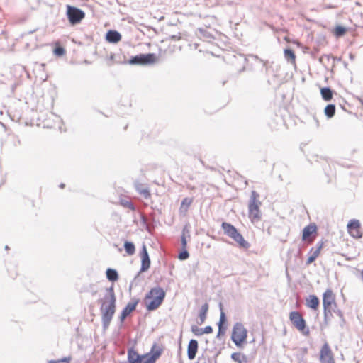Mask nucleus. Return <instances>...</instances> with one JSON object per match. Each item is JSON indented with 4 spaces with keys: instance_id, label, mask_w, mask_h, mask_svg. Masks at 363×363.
Segmentation results:
<instances>
[{
    "instance_id": "nucleus-12",
    "label": "nucleus",
    "mask_w": 363,
    "mask_h": 363,
    "mask_svg": "<svg viewBox=\"0 0 363 363\" xmlns=\"http://www.w3.org/2000/svg\"><path fill=\"white\" fill-rule=\"evenodd\" d=\"M141 268L140 272H143L147 271L150 266V259L149 257L148 252L147 251L146 247L143 245L142 251H141Z\"/></svg>"
},
{
    "instance_id": "nucleus-40",
    "label": "nucleus",
    "mask_w": 363,
    "mask_h": 363,
    "mask_svg": "<svg viewBox=\"0 0 363 363\" xmlns=\"http://www.w3.org/2000/svg\"><path fill=\"white\" fill-rule=\"evenodd\" d=\"M315 260V259L314 258V257L313 256H311L309 254H308V257L306 260V264H311L313 262H314Z\"/></svg>"
},
{
    "instance_id": "nucleus-25",
    "label": "nucleus",
    "mask_w": 363,
    "mask_h": 363,
    "mask_svg": "<svg viewBox=\"0 0 363 363\" xmlns=\"http://www.w3.org/2000/svg\"><path fill=\"white\" fill-rule=\"evenodd\" d=\"M124 248L128 255H133L135 253V245L132 242L125 241Z\"/></svg>"
},
{
    "instance_id": "nucleus-8",
    "label": "nucleus",
    "mask_w": 363,
    "mask_h": 363,
    "mask_svg": "<svg viewBox=\"0 0 363 363\" xmlns=\"http://www.w3.org/2000/svg\"><path fill=\"white\" fill-rule=\"evenodd\" d=\"M66 15L72 26L79 23L85 17V13L82 9L70 5H67Z\"/></svg>"
},
{
    "instance_id": "nucleus-18",
    "label": "nucleus",
    "mask_w": 363,
    "mask_h": 363,
    "mask_svg": "<svg viewBox=\"0 0 363 363\" xmlns=\"http://www.w3.org/2000/svg\"><path fill=\"white\" fill-rule=\"evenodd\" d=\"M306 305L311 309L316 310L319 305V299L315 295H309L306 299Z\"/></svg>"
},
{
    "instance_id": "nucleus-39",
    "label": "nucleus",
    "mask_w": 363,
    "mask_h": 363,
    "mask_svg": "<svg viewBox=\"0 0 363 363\" xmlns=\"http://www.w3.org/2000/svg\"><path fill=\"white\" fill-rule=\"evenodd\" d=\"M55 52L57 55H61L64 53L65 50L62 48H57L55 50Z\"/></svg>"
},
{
    "instance_id": "nucleus-23",
    "label": "nucleus",
    "mask_w": 363,
    "mask_h": 363,
    "mask_svg": "<svg viewBox=\"0 0 363 363\" xmlns=\"http://www.w3.org/2000/svg\"><path fill=\"white\" fill-rule=\"evenodd\" d=\"M321 96L325 101H330L333 97L332 91L330 88L324 87L320 90Z\"/></svg>"
},
{
    "instance_id": "nucleus-38",
    "label": "nucleus",
    "mask_w": 363,
    "mask_h": 363,
    "mask_svg": "<svg viewBox=\"0 0 363 363\" xmlns=\"http://www.w3.org/2000/svg\"><path fill=\"white\" fill-rule=\"evenodd\" d=\"M212 331H213V328H212V327H211V326H210V325H208V326L205 327V328L203 329V334H204V333L208 334V333H212Z\"/></svg>"
},
{
    "instance_id": "nucleus-36",
    "label": "nucleus",
    "mask_w": 363,
    "mask_h": 363,
    "mask_svg": "<svg viewBox=\"0 0 363 363\" xmlns=\"http://www.w3.org/2000/svg\"><path fill=\"white\" fill-rule=\"evenodd\" d=\"M225 327L219 325L218 326V332L217 334V337H220V335H223L225 334Z\"/></svg>"
},
{
    "instance_id": "nucleus-6",
    "label": "nucleus",
    "mask_w": 363,
    "mask_h": 363,
    "mask_svg": "<svg viewBox=\"0 0 363 363\" xmlns=\"http://www.w3.org/2000/svg\"><path fill=\"white\" fill-rule=\"evenodd\" d=\"M323 304L324 308L325 319L329 318L332 315V311L336 306L334 294L330 289H327L323 296Z\"/></svg>"
},
{
    "instance_id": "nucleus-13",
    "label": "nucleus",
    "mask_w": 363,
    "mask_h": 363,
    "mask_svg": "<svg viewBox=\"0 0 363 363\" xmlns=\"http://www.w3.org/2000/svg\"><path fill=\"white\" fill-rule=\"evenodd\" d=\"M296 329L298 330L304 335H309V328L307 327L305 320L298 312H296Z\"/></svg>"
},
{
    "instance_id": "nucleus-19",
    "label": "nucleus",
    "mask_w": 363,
    "mask_h": 363,
    "mask_svg": "<svg viewBox=\"0 0 363 363\" xmlns=\"http://www.w3.org/2000/svg\"><path fill=\"white\" fill-rule=\"evenodd\" d=\"M193 199L191 198H184L182 203L179 208V212L181 214H186V213L188 211V209L191 204L192 203Z\"/></svg>"
},
{
    "instance_id": "nucleus-4",
    "label": "nucleus",
    "mask_w": 363,
    "mask_h": 363,
    "mask_svg": "<svg viewBox=\"0 0 363 363\" xmlns=\"http://www.w3.org/2000/svg\"><path fill=\"white\" fill-rule=\"evenodd\" d=\"M222 229L225 235L232 238L234 241L238 242L240 247L243 248H248L250 244L247 242L243 236L238 231V230L230 223L223 222L221 225Z\"/></svg>"
},
{
    "instance_id": "nucleus-3",
    "label": "nucleus",
    "mask_w": 363,
    "mask_h": 363,
    "mask_svg": "<svg viewBox=\"0 0 363 363\" xmlns=\"http://www.w3.org/2000/svg\"><path fill=\"white\" fill-rule=\"evenodd\" d=\"M160 349L154 351L151 356L149 354L140 355L134 349L128 350V361L129 363H155L161 355Z\"/></svg>"
},
{
    "instance_id": "nucleus-16",
    "label": "nucleus",
    "mask_w": 363,
    "mask_h": 363,
    "mask_svg": "<svg viewBox=\"0 0 363 363\" xmlns=\"http://www.w3.org/2000/svg\"><path fill=\"white\" fill-rule=\"evenodd\" d=\"M135 188L138 193L143 196L145 199H148L150 198L151 194L150 192L149 188L143 184H140L138 182L135 183Z\"/></svg>"
},
{
    "instance_id": "nucleus-30",
    "label": "nucleus",
    "mask_w": 363,
    "mask_h": 363,
    "mask_svg": "<svg viewBox=\"0 0 363 363\" xmlns=\"http://www.w3.org/2000/svg\"><path fill=\"white\" fill-rule=\"evenodd\" d=\"M291 269L293 270V263H292L291 257H289L286 261V276L289 278V279H290L289 272Z\"/></svg>"
},
{
    "instance_id": "nucleus-35",
    "label": "nucleus",
    "mask_w": 363,
    "mask_h": 363,
    "mask_svg": "<svg viewBox=\"0 0 363 363\" xmlns=\"http://www.w3.org/2000/svg\"><path fill=\"white\" fill-rule=\"evenodd\" d=\"M225 320H226V318H225V313L221 310L218 326L219 325L223 326V324L225 323Z\"/></svg>"
},
{
    "instance_id": "nucleus-9",
    "label": "nucleus",
    "mask_w": 363,
    "mask_h": 363,
    "mask_svg": "<svg viewBox=\"0 0 363 363\" xmlns=\"http://www.w3.org/2000/svg\"><path fill=\"white\" fill-rule=\"evenodd\" d=\"M155 61V55L153 53L140 54L132 57L128 63L130 65H150Z\"/></svg>"
},
{
    "instance_id": "nucleus-44",
    "label": "nucleus",
    "mask_w": 363,
    "mask_h": 363,
    "mask_svg": "<svg viewBox=\"0 0 363 363\" xmlns=\"http://www.w3.org/2000/svg\"><path fill=\"white\" fill-rule=\"evenodd\" d=\"M64 186H65V184H61L60 185V188H64Z\"/></svg>"
},
{
    "instance_id": "nucleus-14",
    "label": "nucleus",
    "mask_w": 363,
    "mask_h": 363,
    "mask_svg": "<svg viewBox=\"0 0 363 363\" xmlns=\"http://www.w3.org/2000/svg\"><path fill=\"white\" fill-rule=\"evenodd\" d=\"M138 300L136 299L132 302H129L126 306L123 309L120 320L121 322H123V320L126 318L128 315H129L136 308V306L138 303Z\"/></svg>"
},
{
    "instance_id": "nucleus-5",
    "label": "nucleus",
    "mask_w": 363,
    "mask_h": 363,
    "mask_svg": "<svg viewBox=\"0 0 363 363\" xmlns=\"http://www.w3.org/2000/svg\"><path fill=\"white\" fill-rule=\"evenodd\" d=\"M259 195L257 191H252L251 192L248 210L249 217L252 220H258L260 219L259 207L261 202L259 200Z\"/></svg>"
},
{
    "instance_id": "nucleus-33",
    "label": "nucleus",
    "mask_w": 363,
    "mask_h": 363,
    "mask_svg": "<svg viewBox=\"0 0 363 363\" xmlns=\"http://www.w3.org/2000/svg\"><path fill=\"white\" fill-rule=\"evenodd\" d=\"M345 32H346L345 28L340 26H337L335 29V34L338 37L343 35Z\"/></svg>"
},
{
    "instance_id": "nucleus-22",
    "label": "nucleus",
    "mask_w": 363,
    "mask_h": 363,
    "mask_svg": "<svg viewBox=\"0 0 363 363\" xmlns=\"http://www.w3.org/2000/svg\"><path fill=\"white\" fill-rule=\"evenodd\" d=\"M106 277L111 281H116L118 279V274L116 269L108 268L106 270Z\"/></svg>"
},
{
    "instance_id": "nucleus-20",
    "label": "nucleus",
    "mask_w": 363,
    "mask_h": 363,
    "mask_svg": "<svg viewBox=\"0 0 363 363\" xmlns=\"http://www.w3.org/2000/svg\"><path fill=\"white\" fill-rule=\"evenodd\" d=\"M208 311V304L207 303H205L200 309L199 314V322H198L199 324H202L204 323L206 318V314Z\"/></svg>"
},
{
    "instance_id": "nucleus-17",
    "label": "nucleus",
    "mask_w": 363,
    "mask_h": 363,
    "mask_svg": "<svg viewBox=\"0 0 363 363\" xmlns=\"http://www.w3.org/2000/svg\"><path fill=\"white\" fill-rule=\"evenodd\" d=\"M106 39L109 43H116L121 40V35L116 30H110L106 33Z\"/></svg>"
},
{
    "instance_id": "nucleus-2",
    "label": "nucleus",
    "mask_w": 363,
    "mask_h": 363,
    "mask_svg": "<svg viewBox=\"0 0 363 363\" xmlns=\"http://www.w3.org/2000/svg\"><path fill=\"white\" fill-rule=\"evenodd\" d=\"M165 297V291L161 287H154L145 296V301L150 299L146 308L148 311H154L160 307Z\"/></svg>"
},
{
    "instance_id": "nucleus-37",
    "label": "nucleus",
    "mask_w": 363,
    "mask_h": 363,
    "mask_svg": "<svg viewBox=\"0 0 363 363\" xmlns=\"http://www.w3.org/2000/svg\"><path fill=\"white\" fill-rule=\"evenodd\" d=\"M289 318L291 323L295 325V311L290 313Z\"/></svg>"
},
{
    "instance_id": "nucleus-1",
    "label": "nucleus",
    "mask_w": 363,
    "mask_h": 363,
    "mask_svg": "<svg viewBox=\"0 0 363 363\" xmlns=\"http://www.w3.org/2000/svg\"><path fill=\"white\" fill-rule=\"evenodd\" d=\"M100 302L102 325L104 329H107L116 311V298L112 286L106 289V294Z\"/></svg>"
},
{
    "instance_id": "nucleus-29",
    "label": "nucleus",
    "mask_w": 363,
    "mask_h": 363,
    "mask_svg": "<svg viewBox=\"0 0 363 363\" xmlns=\"http://www.w3.org/2000/svg\"><path fill=\"white\" fill-rule=\"evenodd\" d=\"M186 233H189V231L186 230V227H184L182 230V235L181 237V243L182 249H186L187 246V240L186 238Z\"/></svg>"
},
{
    "instance_id": "nucleus-7",
    "label": "nucleus",
    "mask_w": 363,
    "mask_h": 363,
    "mask_svg": "<svg viewBox=\"0 0 363 363\" xmlns=\"http://www.w3.org/2000/svg\"><path fill=\"white\" fill-rule=\"evenodd\" d=\"M247 331L241 323H236L233 328L231 339L236 346L240 347L247 338Z\"/></svg>"
},
{
    "instance_id": "nucleus-42",
    "label": "nucleus",
    "mask_w": 363,
    "mask_h": 363,
    "mask_svg": "<svg viewBox=\"0 0 363 363\" xmlns=\"http://www.w3.org/2000/svg\"><path fill=\"white\" fill-rule=\"evenodd\" d=\"M71 359V357H65L60 360H58V362H69Z\"/></svg>"
},
{
    "instance_id": "nucleus-41",
    "label": "nucleus",
    "mask_w": 363,
    "mask_h": 363,
    "mask_svg": "<svg viewBox=\"0 0 363 363\" xmlns=\"http://www.w3.org/2000/svg\"><path fill=\"white\" fill-rule=\"evenodd\" d=\"M170 38L173 40H178L181 38V36L179 35H173L170 36Z\"/></svg>"
},
{
    "instance_id": "nucleus-15",
    "label": "nucleus",
    "mask_w": 363,
    "mask_h": 363,
    "mask_svg": "<svg viewBox=\"0 0 363 363\" xmlns=\"http://www.w3.org/2000/svg\"><path fill=\"white\" fill-rule=\"evenodd\" d=\"M198 350V342L196 340H191L188 345L187 355L190 360L195 358Z\"/></svg>"
},
{
    "instance_id": "nucleus-21",
    "label": "nucleus",
    "mask_w": 363,
    "mask_h": 363,
    "mask_svg": "<svg viewBox=\"0 0 363 363\" xmlns=\"http://www.w3.org/2000/svg\"><path fill=\"white\" fill-rule=\"evenodd\" d=\"M316 230L315 225H309L303 228L302 238L303 240H306L311 235H312Z\"/></svg>"
},
{
    "instance_id": "nucleus-27",
    "label": "nucleus",
    "mask_w": 363,
    "mask_h": 363,
    "mask_svg": "<svg viewBox=\"0 0 363 363\" xmlns=\"http://www.w3.org/2000/svg\"><path fill=\"white\" fill-rule=\"evenodd\" d=\"M325 114L328 118H332L335 113V106L333 104H328L326 106L324 110Z\"/></svg>"
},
{
    "instance_id": "nucleus-31",
    "label": "nucleus",
    "mask_w": 363,
    "mask_h": 363,
    "mask_svg": "<svg viewBox=\"0 0 363 363\" xmlns=\"http://www.w3.org/2000/svg\"><path fill=\"white\" fill-rule=\"evenodd\" d=\"M121 204L123 206L128 208L132 211L135 210V206L133 205V203L131 201H129L125 200V199H121Z\"/></svg>"
},
{
    "instance_id": "nucleus-32",
    "label": "nucleus",
    "mask_w": 363,
    "mask_h": 363,
    "mask_svg": "<svg viewBox=\"0 0 363 363\" xmlns=\"http://www.w3.org/2000/svg\"><path fill=\"white\" fill-rule=\"evenodd\" d=\"M189 253L186 250V248L182 249V251L178 255V258L180 260H186V259L189 258Z\"/></svg>"
},
{
    "instance_id": "nucleus-43",
    "label": "nucleus",
    "mask_w": 363,
    "mask_h": 363,
    "mask_svg": "<svg viewBox=\"0 0 363 363\" xmlns=\"http://www.w3.org/2000/svg\"><path fill=\"white\" fill-rule=\"evenodd\" d=\"M48 363H58V361L50 360Z\"/></svg>"
},
{
    "instance_id": "nucleus-10",
    "label": "nucleus",
    "mask_w": 363,
    "mask_h": 363,
    "mask_svg": "<svg viewBox=\"0 0 363 363\" xmlns=\"http://www.w3.org/2000/svg\"><path fill=\"white\" fill-rule=\"evenodd\" d=\"M320 360L321 363H335L333 353L327 343L323 346L320 350Z\"/></svg>"
},
{
    "instance_id": "nucleus-26",
    "label": "nucleus",
    "mask_w": 363,
    "mask_h": 363,
    "mask_svg": "<svg viewBox=\"0 0 363 363\" xmlns=\"http://www.w3.org/2000/svg\"><path fill=\"white\" fill-rule=\"evenodd\" d=\"M231 359L238 363H242V360L247 361L245 355L240 352H234L231 354Z\"/></svg>"
},
{
    "instance_id": "nucleus-34",
    "label": "nucleus",
    "mask_w": 363,
    "mask_h": 363,
    "mask_svg": "<svg viewBox=\"0 0 363 363\" xmlns=\"http://www.w3.org/2000/svg\"><path fill=\"white\" fill-rule=\"evenodd\" d=\"M191 331L196 335H201L203 334V328H199L196 325H192L191 326Z\"/></svg>"
},
{
    "instance_id": "nucleus-45",
    "label": "nucleus",
    "mask_w": 363,
    "mask_h": 363,
    "mask_svg": "<svg viewBox=\"0 0 363 363\" xmlns=\"http://www.w3.org/2000/svg\"><path fill=\"white\" fill-rule=\"evenodd\" d=\"M5 249H6V250H8V249H9V247L6 245V246L5 247Z\"/></svg>"
},
{
    "instance_id": "nucleus-28",
    "label": "nucleus",
    "mask_w": 363,
    "mask_h": 363,
    "mask_svg": "<svg viewBox=\"0 0 363 363\" xmlns=\"http://www.w3.org/2000/svg\"><path fill=\"white\" fill-rule=\"evenodd\" d=\"M284 57L288 61H291V62H295V53L291 49H285L284 50Z\"/></svg>"
},
{
    "instance_id": "nucleus-24",
    "label": "nucleus",
    "mask_w": 363,
    "mask_h": 363,
    "mask_svg": "<svg viewBox=\"0 0 363 363\" xmlns=\"http://www.w3.org/2000/svg\"><path fill=\"white\" fill-rule=\"evenodd\" d=\"M323 243L322 242H318L317 244L316 247L315 248H312L310 250L308 254L311 256L314 257L315 259H316L318 257V255H320V250L323 248Z\"/></svg>"
},
{
    "instance_id": "nucleus-11",
    "label": "nucleus",
    "mask_w": 363,
    "mask_h": 363,
    "mask_svg": "<svg viewBox=\"0 0 363 363\" xmlns=\"http://www.w3.org/2000/svg\"><path fill=\"white\" fill-rule=\"evenodd\" d=\"M347 228L350 234L356 238H359L362 237V233L359 230L360 223L357 220H352L347 224Z\"/></svg>"
}]
</instances>
